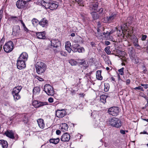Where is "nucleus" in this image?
Instances as JSON below:
<instances>
[{
	"label": "nucleus",
	"mask_w": 148,
	"mask_h": 148,
	"mask_svg": "<svg viewBox=\"0 0 148 148\" xmlns=\"http://www.w3.org/2000/svg\"><path fill=\"white\" fill-rule=\"evenodd\" d=\"M109 89V87H108V86L105 85V88L104 89L105 91L107 92L108 90Z\"/></svg>",
	"instance_id": "nucleus-49"
},
{
	"label": "nucleus",
	"mask_w": 148,
	"mask_h": 148,
	"mask_svg": "<svg viewBox=\"0 0 148 148\" xmlns=\"http://www.w3.org/2000/svg\"><path fill=\"white\" fill-rule=\"evenodd\" d=\"M110 79L112 81H114V82H116L115 80V79L113 77H111Z\"/></svg>",
	"instance_id": "nucleus-64"
},
{
	"label": "nucleus",
	"mask_w": 148,
	"mask_h": 148,
	"mask_svg": "<svg viewBox=\"0 0 148 148\" xmlns=\"http://www.w3.org/2000/svg\"><path fill=\"white\" fill-rule=\"evenodd\" d=\"M51 2H49V3H46L44 1H43V3L45 4V5H43L42 4V5L43 6H45V8L46 9L49 8L50 9V6L51 5L50 3Z\"/></svg>",
	"instance_id": "nucleus-30"
},
{
	"label": "nucleus",
	"mask_w": 148,
	"mask_h": 148,
	"mask_svg": "<svg viewBox=\"0 0 148 148\" xmlns=\"http://www.w3.org/2000/svg\"><path fill=\"white\" fill-rule=\"evenodd\" d=\"M116 16V15L115 14H112L109 17L107 16L106 18V21H105L104 23H107L109 22V21L113 20Z\"/></svg>",
	"instance_id": "nucleus-24"
},
{
	"label": "nucleus",
	"mask_w": 148,
	"mask_h": 148,
	"mask_svg": "<svg viewBox=\"0 0 148 148\" xmlns=\"http://www.w3.org/2000/svg\"><path fill=\"white\" fill-rule=\"evenodd\" d=\"M14 44L12 41H10L6 42L3 46L4 51L7 53L11 52L13 49Z\"/></svg>",
	"instance_id": "nucleus-6"
},
{
	"label": "nucleus",
	"mask_w": 148,
	"mask_h": 148,
	"mask_svg": "<svg viewBox=\"0 0 148 148\" xmlns=\"http://www.w3.org/2000/svg\"><path fill=\"white\" fill-rule=\"evenodd\" d=\"M64 125L65 127H64L63 128L64 130H66V129H67V128H68V125L64 123Z\"/></svg>",
	"instance_id": "nucleus-58"
},
{
	"label": "nucleus",
	"mask_w": 148,
	"mask_h": 148,
	"mask_svg": "<svg viewBox=\"0 0 148 148\" xmlns=\"http://www.w3.org/2000/svg\"><path fill=\"white\" fill-rule=\"evenodd\" d=\"M120 112L119 108L118 107L113 106L109 108L107 112L108 114L113 116H116Z\"/></svg>",
	"instance_id": "nucleus-5"
},
{
	"label": "nucleus",
	"mask_w": 148,
	"mask_h": 148,
	"mask_svg": "<svg viewBox=\"0 0 148 148\" xmlns=\"http://www.w3.org/2000/svg\"><path fill=\"white\" fill-rule=\"evenodd\" d=\"M147 38V36L146 35H143L141 38V39L143 41H145Z\"/></svg>",
	"instance_id": "nucleus-46"
},
{
	"label": "nucleus",
	"mask_w": 148,
	"mask_h": 148,
	"mask_svg": "<svg viewBox=\"0 0 148 148\" xmlns=\"http://www.w3.org/2000/svg\"><path fill=\"white\" fill-rule=\"evenodd\" d=\"M60 138H55V141L54 142V144H58L59 142Z\"/></svg>",
	"instance_id": "nucleus-43"
},
{
	"label": "nucleus",
	"mask_w": 148,
	"mask_h": 148,
	"mask_svg": "<svg viewBox=\"0 0 148 148\" xmlns=\"http://www.w3.org/2000/svg\"><path fill=\"white\" fill-rule=\"evenodd\" d=\"M32 22L33 25H35L39 22V21L37 19L34 18L32 20Z\"/></svg>",
	"instance_id": "nucleus-36"
},
{
	"label": "nucleus",
	"mask_w": 148,
	"mask_h": 148,
	"mask_svg": "<svg viewBox=\"0 0 148 148\" xmlns=\"http://www.w3.org/2000/svg\"><path fill=\"white\" fill-rule=\"evenodd\" d=\"M103 9L102 8H101L99 9V10H98V11L97 12H99V15L101 16L103 15L104 14V12H103Z\"/></svg>",
	"instance_id": "nucleus-34"
},
{
	"label": "nucleus",
	"mask_w": 148,
	"mask_h": 148,
	"mask_svg": "<svg viewBox=\"0 0 148 148\" xmlns=\"http://www.w3.org/2000/svg\"><path fill=\"white\" fill-rule=\"evenodd\" d=\"M60 54L63 56L66 57L67 56V54L66 52L62 51L60 52Z\"/></svg>",
	"instance_id": "nucleus-41"
},
{
	"label": "nucleus",
	"mask_w": 148,
	"mask_h": 148,
	"mask_svg": "<svg viewBox=\"0 0 148 148\" xmlns=\"http://www.w3.org/2000/svg\"><path fill=\"white\" fill-rule=\"evenodd\" d=\"M113 32L114 31L112 30L110 31V32H109L108 34V36H110V34H112L113 33Z\"/></svg>",
	"instance_id": "nucleus-63"
},
{
	"label": "nucleus",
	"mask_w": 148,
	"mask_h": 148,
	"mask_svg": "<svg viewBox=\"0 0 148 148\" xmlns=\"http://www.w3.org/2000/svg\"><path fill=\"white\" fill-rule=\"evenodd\" d=\"M16 5L19 9H25L26 7L25 1L24 0H18L16 2Z\"/></svg>",
	"instance_id": "nucleus-8"
},
{
	"label": "nucleus",
	"mask_w": 148,
	"mask_h": 148,
	"mask_svg": "<svg viewBox=\"0 0 148 148\" xmlns=\"http://www.w3.org/2000/svg\"><path fill=\"white\" fill-rule=\"evenodd\" d=\"M28 57V55L26 52H23L21 55L18 59L19 60H27Z\"/></svg>",
	"instance_id": "nucleus-21"
},
{
	"label": "nucleus",
	"mask_w": 148,
	"mask_h": 148,
	"mask_svg": "<svg viewBox=\"0 0 148 148\" xmlns=\"http://www.w3.org/2000/svg\"><path fill=\"white\" fill-rule=\"evenodd\" d=\"M71 46L70 43L69 42H66L65 47L66 49L69 53H71V50L73 52H78L79 53H83L85 51V49L82 47H81L78 44H74L72 45V48H70Z\"/></svg>",
	"instance_id": "nucleus-1"
},
{
	"label": "nucleus",
	"mask_w": 148,
	"mask_h": 148,
	"mask_svg": "<svg viewBox=\"0 0 148 148\" xmlns=\"http://www.w3.org/2000/svg\"><path fill=\"white\" fill-rule=\"evenodd\" d=\"M48 101L50 103H52L53 101V99L52 97H50L48 99Z\"/></svg>",
	"instance_id": "nucleus-52"
},
{
	"label": "nucleus",
	"mask_w": 148,
	"mask_h": 148,
	"mask_svg": "<svg viewBox=\"0 0 148 148\" xmlns=\"http://www.w3.org/2000/svg\"><path fill=\"white\" fill-rule=\"evenodd\" d=\"M21 33V30L19 25H15L13 27L12 34L16 36H19Z\"/></svg>",
	"instance_id": "nucleus-12"
},
{
	"label": "nucleus",
	"mask_w": 148,
	"mask_h": 148,
	"mask_svg": "<svg viewBox=\"0 0 148 148\" xmlns=\"http://www.w3.org/2000/svg\"><path fill=\"white\" fill-rule=\"evenodd\" d=\"M107 124L110 126L117 128H119L122 125V122L119 119L116 117H113L107 121Z\"/></svg>",
	"instance_id": "nucleus-2"
},
{
	"label": "nucleus",
	"mask_w": 148,
	"mask_h": 148,
	"mask_svg": "<svg viewBox=\"0 0 148 148\" xmlns=\"http://www.w3.org/2000/svg\"><path fill=\"white\" fill-rule=\"evenodd\" d=\"M133 18L131 17H129L127 18V22L129 24H130L132 22Z\"/></svg>",
	"instance_id": "nucleus-38"
},
{
	"label": "nucleus",
	"mask_w": 148,
	"mask_h": 148,
	"mask_svg": "<svg viewBox=\"0 0 148 148\" xmlns=\"http://www.w3.org/2000/svg\"><path fill=\"white\" fill-rule=\"evenodd\" d=\"M51 46L53 48L55 47L56 49H54L55 52H58L59 51V47L61 46V42L58 39H52L51 41Z\"/></svg>",
	"instance_id": "nucleus-4"
},
{
	"label": "nucleus",
	"mask_w": 148,
	"mask_h": 148,
	"mask_svg": "<svg viewBox=\"0 0 148 148\" xmlns=\"http://www.w3.org/2000/svg\"><path fill=\"white\" fill-rule=\"evenodd\" d=\"M49 142L50 143L54 144V141H55V138H51L49 140Z\"/></svg>",
	"instance_id": "nucleus-55"
},
{
	"label": "nucleus",
	"mask_w": 148,
	"mask_h": 148,
	"mask_svg": "<svg viewBox=\"0 0 148 148\" xmlns=\"http://www.w3.org/2000/svg\"><path fill=\"white\" fill-rule=\"evenodd\" d=\"M56 134L57 135H60L61 134V131H60V130H57L56 131Z\"/></svg>",
	"instance_id": "nucleus-56"
},
{
	"label": "nucleus",
	"mask_w": 148,
	"mask_h": 148,
	"mask_svg": "<svg viewBox=\"0 0 148 148\" xmlns=\"http://www.w3.org/2000/svg\"><path fill=\"white\" fill-rule=\"evenodd\" d=\"M134 89L135 90H140L141 91H144V90L143 89V88L141 87V86H139L138 87H136L134 88Z\"/></svg>",
	"instance_id": "nucleus-42"
},
{
	"label": "nucleus",
	"mask_w": 148,
	"mask_h": 148,
	"mask_svg": "<svg viewBox=\"0 0 148 148\" xmlns=\"http://www.w3.org/2000/svg\"><path fill=\"white\" fill-rule=\"evenodd\" d=\"M37 121L39 127L41 129L44 128L45 127L44 120L42 119H40L38 120Z\"/></svg>",
	"instance_id": "nucleus-20"
},
{
	"label": "nucleus",
	"mask_w": 148,
	"mask_h": 148,
	"mask_svg": "<svg viewBox=\"0 0 148 148\" xmlns=\"http://www.w3.org/2000/svg\"><path fill=\"white\" fill-rule=\"evenodd\" d=\"M14 100H17L20 98V96L18 94H13Z\"/></svg>",
	"instance_id": "nucleus-37"
},
{
	"label": "nucleus",
	"mask_w": 148,
	"mask_h": 148,
	"mask_svg": "<svg viewBox=\"0 0 148 148\" xmlns=\"http://www.w3.org/2000/svg\"><path fill=\"white\" fill-rule=\"evenodd\" d=\"M79 95L80 97H84L85 95V94H84V93H82V94H79Z\"/></svg>",
	"instance_id": "nucleus-62"
},
{
	"label": "nucleus",
	"mask_w": 148,
	"mask_h": 148,
	"mask_svg": "<svg viewBox=\"0 0 148 148\" xmlns=\"http://www.w3.org/2000/svg\"><path fill=\"white\" fill-rule=\"evenodd\" d=\"M35 78L37 79L38 80L40 81H44V79L40 77H39L38 76H36L35 77Z\"/></svg>",
	"instance_id": "nucleus-45"
},
{
	"label": "nucleus",
	"mask_w": 148,
	"mask_h": 148,
	"mask_svg": "<svg viewBox=\"0 0 148 148\" xmlns=\"http://www.w3.org/2000/svg\"><path fill=\"white\" fill-rule=\"evenodd\" d=\"M29 119L28 117H27L25 114L24 116L23 121L25 124H27L28 122Z\"/></svg>",
	"instance_id": "nucleus-31"
},
{
	"label": "nucleus",
	"mask_w": 148,
	"mask_h": 148,
	"mask_svg": "<svg viewBox=\"0 0 148 148\" xmlns=\"http://www.w3.org/2000/svg\"><path fill=\"white\" fill-rule=\"evenodd\" d=\"M32 104L36 108H38L48 104V103L47 102H41L37 100L33 101Z\"/></svg>",
	"instance_id": "nucleus-11"
},
{
	"label": "nucleus",
	"mask_w": 148,
	"mask_h": 148,
	"mask_svg": "<svg viewBox=\"0 0 148 148\" xmlns=\"http://www.w3.org/2000/svg\"><path fill=\"white\" fill-rule=\"evenodd\" d=\"M90 13L93 18V19L94 20H97V19L99 18V17L101 16L99 15V14L96 13V12H92Z\"/></svg>",
	"instance_id": "nucleus-23"
},
{
	"label": "nucleus",
	"mask_w": 148,
	"mask_h": 148,
	"mask_svg": "<svg viewBox=\"0 0 148 148\" xmlns=\"http://www.w3.org/2000/svg\"><path fill=\"white\" fill-rule=\"evenodd\" d=\"M78 4H82L83 3V0H75Z\"/></svg>",
	"instance_id": "nucleus-44"
},
{
	"label": "nucleus",
	"mask_w": 148,
	"mask_h": 148,
	"mask_svg": "<svg viewBox=\"0 0 148 148\" xmlns=\"http://www.w3.org/2000/svg\"><path fill=\"white\" fill-rule=\"evenodd\" d=\"M77 63H79L80 64L84 65L86 64V62L84 60H77Z\"/></svg>",
	"instance_id": "nucleus-39"
},
{
	"label": "nucleus",
	"mask_w": 148,
	"mask_h": 148,
	"mask_svg": "<svg viewBox=\"0 0 148 148\" xmlns=\"http://www.w3.org/2000/svg\"><path fill=\"white\" fill-rule=\"evenodd\" d=\"M44 90L48 95L52 96L54 93L53 87L49 84H46L45 85Z\"/></svg>",
	"instance_id": "nucleus-7"
},
{
	"label": "nucleus",
	"mask_w": 148,
	"mask_h": 148,
	"mask_svg": "<svg viewBox=\"0 0 148 148\" xmlns=\"http://www.w3.org/2000/svg\"><path fill=\"white\" fill-rule=\"evenodd\" d=\"M101 71L98 70L96 72V76L97 78L99 80H101L102 79V77L101 75Z\"/></svg>",
	"instance_id": "nucleus-27"
},
{
	"label": "nucleus",
	"mask_w": 148,
	"mask_h": 148,
	"mask_svg": "<svg viewBox=\"0 0 148 148\" xmlns=\"http://www.w3.org/2000/svg\"><path fill=\"white\" fill-rule=\"evenodd\" d=\"M0 145H1L3 148H7L8 146L7 142L4 140H0Z\"/></svg>",
	"instance_id": "nucleus-22"
},
{
	"label": "nucleus",
	"mask_w": 148,
	"mask_h": 148,
	"mask_svg": "<svg viewBox=\"0 0 148 148\" xmlns=\"http://www.w3.org/2000/svg\"><path fill=\"white\" fill-rule=\"evenodd\" d=\"M20 21L21 22V23L23 25V26L24 28V30L26 32H27L29 31V30L27 28L26 26H25L24 23L23 22L22 20H20Z\"/></svg>",
	"instance_id": "nucleus-33"
},
{
	"label": "nucleus",
	"mask_w": 148,
	"mask_h": 148,
	"mask_svg": "<svg viewBox=\"0 0 148 148\" xmlns=\"http://www.w3.org/2000/svg\"><path fill=\"white\" fill-rule=\"evenodd\" d=\"M120 132L122 134H125V131L123 130H121L120 131Z\"/></svg>",
	"instance_id": "nucleus-53"
},
{
	"label": "nucleus",
	"mask_w": 148,
	"mask_h": 148,
	"mask_svg": "<svg viewBox=\"0 0 148 148\" xmlns=\"http://www.w3.org/2000/svg\"><path fill=\"white\" fill-rule=\"evenodd\" d=\"M108 96L106 95H102L100 96V100L101 102L105 103L106 102V99Z\"/></svg>",
	"instance_id": "nucleus-26"
},
{
	"label": "nucleus",
	"mask_w": 148,
	"mask_h": 148,
	"mask_svg": "<svg viewBox=\"0 0 148 148\" xmlns=\"http://www.w3.org/2000/svg\"><path fill=\"white\" fill-rule=\"evenodd\" d=\"M25 61V60L18 59L16 64L17 68L18 69L21 70L25 67L26 65Z\"/></svg>",
	"instance_id": "nucleus-10"
},
{
	"label": "nucleus",
	"mask_w": 148,
	"mask_h": 148,
	"mask_svg": "<svg viewBox=\"0 0 148 148\" xmlns=\"http://www.w3.org/2000/svg\"><path fill=\"white\" fill-rule=\"evenodd\" d=\"M141 86H143L144 88L145 89H147L148 88V84H141Z\"/></svg>",
	"instance_id": "nucleus-47"
},
{
	"label": "nucleus",
	"mask_w": 148,
	"mask_h": 148,
	"mask_svg": "<svg viewBox=\"0 0 148 148\" xmlns=\"http://www.w3.org/2000/svg\"><path fill=\"white\" fill-rule=\"evenodd\" d=\"M139 95L140 96L143 97L144 98L146 96V95L145 94L143 93L142 92H140V93Z\"/></svg>",
	"instance_id": "nucleus-50"
},
{
	"label": "nucleus",
	"mask_w": 148,
	"mask_h": 148,
	"mask_svg": "<svg viewBox=\"0 0 148 148\" xmlns=\"http://www.w3.org/2000/svg\"><path fill=\"white\" fill-rule=\"evenodd\" d=\"M81 16L82 17V20L83 21V22H85L86 21V19L87 18L86 17L84 16L83 15H82Z\"/></svg>",
	"instance_id": "nucleus-51"
},
{
	"label": "nucleus",
	"mask_w": 148,
	"mask_h": 148,
	"mask_svg": "<svg viewBox=\"0 0 148 148\" xmlns=\"http://www.w3.org/2000/svg\"><path fill=\"white\" fill-rule=\"evenodd\" d=\"M16 88H17L19 92H20L21 89L22 88V87L21 86H17L16 87H15Z\"/></svg>",
	"instance_id": "nucleus-54"
},
{
	"label": "nucleus",
	"mask_w": 148,
	"mask_h": 148,
	"mask_svg": "<svg viewBox=\"0 0 148 148\" xmlns=\"http://www.w3.org/2000/svg\"><path fill=\"white\" fill-rule=\"evenodd\" d=\"M69 62L72 66H75L77 64V61H75L74 59L69 60Z\"/></svg>",
	"instance_id": "nucleus-29"
},
{
	"label": "nucleus",
	"mask_w": 148,
	"mask_h": 148,
	"mask_svg": "<svg viewBox=\"0 0 148 148\" xmlns=\"http://www.w3.org/2000/svg\"><path fill=\"white\" fill-rule=\"evenodd\" d=\"M18 19V17L16 16H11L9 17L8 19L10 21H12L13 22H15L17 21Z\"/></svg>",
	"instance_id": "nucleus-28"
},
{
	"label": "nucleus",
	"mask_w": 148,
	"mask_h": 148,
	"mask_svg": "<svg viewBox=\"0 0 148 148\" xmlns=\"http://www.w3.org/2000/svg\"><path fill=\"white\" fill-rule=\"evenodd\" d=\"M40 90V87L37 86L34 88L33 90V95H35L37 93H39Z\"/></svg>",
	"instance_id": "nucleus-25"
},
{
	"label": "nucleus",
	"mask_w": 148,
	"mask_h": 148,
	"mask_svg": "<svg viewBox=\"0 0 148 148\" xmlns=\"http://www.w3.org/2000/svg\"><path fill=\"white\" fill-rule=\"evenodd\" d=\"M39 24L42 27L46 28L48 25V21L45 18H43L39 22Z\"/></svg>",
	"instance_id": "nucleus-14"
},
{
	"label": "nucleus",
	"mask_w": 148,
	"mask_h": 148,
	"mask_svg": "<svg viewBox=\"0 0 148 148\" xmlns=\"http://www.w3.org/2000/svg\"><path fill=\"white\" fill-rule=\"evenodd\" d=\"M132 41L134 45L136 47H138V49H140L141 47L138 44V40L136 37L135 36H132Z\"/></svg>",
	"instance_id": "nucleus-17"
},
{
	"label": "nucleus",
	"mask_w": 148,
	"mask_h": 148,
	"mask_svg": "<svg viewBox=\"0 0 148 148\" xmlns=\"http://www.w3.org/2000/svg\"><path fill=\"white\" fill-rule=\"evenodd\" d=\"M140 134H147L148 135V133L145 131H144L143 132H141L140 133Z\"/></svg>",
	"instance_id": "nucleus-60"
},
{
	"label": "nucleus",
	"mask_w": 148,
	"mask_h": 148,
	"mask_svg": "<svg viewBox=\"0 0 148 148\" xmlns=\"http://www.w3.org/2000/svg\"><path fill=\"white\" fill-rule=\"evenodd\" d=\"M105 44L106 45H108L110 44V42L109 41H105Z\"/></svg>",
	"instance_id": "nucleus-59"
},
{
	"label": "nucleus",
	"mask_w": 148,
	"mask_h": 148,
	"mask_svg": "<svg viewBox=\"0 0 148 148\" xmlns=\"http://www.w3.org/2000/svg\"><path fill=\"white\" fill-rule=\"evenodd\" d=\"M4 134L7 136L11 139H14L15 138L14 133L12 130L7 131L5 132Z\"/></svg>",
	"instance_id": "nucleus-16"
},
{
	"label": "nucleus",
	"mask_w": 148,
	"mask_h": 148,
	"mask_svg": "<svg viewBox=\"0 0 148 148\" xmlns=\"http://www.w3.org/2000/svg\"><path fill=\"white\" fill-rule=\"evenodd\" d=\"M66 114V111L64 109L58 110L56 112V116L59 118H61Z\"/></svg>",
	"instance_id": "nucleus-9"
},
{
	"label": "nucleus",
	"mask_w": 148,
	"mask_h": 148,
	"mask_svg": "<svg viewBox=\"0 0 148 148\" xmlns=\"http://www.w3.org/2000/svg\"><path fill=\"white\" fill-rule=\"evenodd\" d=\"M134 63L135 64H137L139 62L138 59H137L136 58L134 59Z\"/></svg>",
	"instance_id": "nucleus-61"
},
{
	"label": "nucleus",
	"mask_w": 148,
	"mask_h": 148,
	"mask_svg": "<svg viewBox=\"0 0 148 148\" xmlns=\"http://www.w3.org/2000/svg\"><path fill=\"white\" fill-rule=\"evenodd\" d=\"M126 84L128 85L130 83V80L129 79H127L126 81Z\"/></svg>",
	"instance_id": "nucleus-57"
},
{
	"label": "nucleus",
	"mask_w": 148,
	"mask_h": 148,
	"mask_svg": "<svg viewBox=\"0 0 148 148\" xmlns=\"http://www.w3.org/2000/svg\"><path fill=\"white\" fill-rule=\"evenodd\" d=\"M3 15V10H0V18H2Z\"/></svg>",
	"instance_id": "nucleus-48"
},
{
	"label": "nucleus",
	"mask_w": 148,
	"mask_h": 148,
	"mask_svg": "<svg viewBox=\"0 0 148 148\" xmlns=\"http://www.w3.org/2000/svg\"><path fill=\"white\" fill-rule=\"evenodd\" d=\"M98 3H96L91 5L89 7V9L91 10L92 12H97L98 11L97 9L98 6Z\"/></svg>",
	"instance_id": "nucleus-15"
},
{
	"label": "nucleus",
	"mask_w": 148,
	"mask_h": 148,
	"mask_svg": "<svg viewBox=\"0 0 148 148\" xmlns=\"http://www.w3.org/2000/svg\"><path fill=\"white\" fill-rule=\"evenodd\" d=\"M20 92L18 90H17L16 88L15 87L13 89V90L12 91V94H18Z\"/></svg>",
	"instance_id": "nucleus-35"
},
{
	"label": "nucleus",
	"mask_w": 148,
	"mask_h": 148,
	"mask_svg": "<svg viewBox=\"0 0 148 148\" xmlns=\"http://www.w3.org/2000/svg\"><path fill=\"white\" fill-rule=\"evenodd\" d=\"M70 139V136L67 132L64 133L61 136L60 139L63 142H68Z\"/></svg>",
	"instance_id": "nucleus-13"
},
{
	"label": "nucleus",
	"mask_w": 148,
	"mask_h": 148,
	"mask_svg": "<svg viewBox=\"0 0 148 148\" xmlns=\"http://www.w3.org/2000/svg\"><path fill=\"white\" fill-rule=\"evenodd\" d=\"M36 36L37 38L39 39H45V32H36Z\"/></svg>",
	"instance_id": "nucleus-18"
},
{
	"label": "nucleus",
	"mask_w": 148,
	"mask_h": 148,
	"mask_svg": "<svg viewBox=\"0 0 148 148\" xmlns=\"http://www.w3.org/2000/svg\"><path fill=\"white\" fill-rule=\"evenodd\" d=\"M110 46H108L106 47L104 49L106 53L107 54L109 55L111 53L110 50Z\"/></svg>",
	"instance_id": "nucleus-32"
},
{
	"label": "nucleus",
	"mask_w": 148,
	"mask_h": 148,
	"mask_svg": "<svg viewBox=\"0 0 148 148\" xmlns=\"http://www.w3.org/2000/svg\"><path fill=\"white\" fill-rule=\"evenodd\" d=\"M124 68L123 67H122L121 69L118 70V71L119 72V74L121 75H123L124 74Z\"/></svg>",
	"instance_id": "nucleus-40"
},
{
	"label": "nucleus",
	"mask_w": 148,
	"mask_h": 148,
	"mask_svg": "<svg viewBox=\"0 0 148 148\" xmlns=\"http://www.w3.org/2000/svg\"><path fill=\"white\" fill-rule=\"evenodd\" d=\"M51 5H50V9L53 10L56 9L58 6V3L57 2H51L50 3Z\"/></svg>",
	"instance_id": "nucleus-19"
},
{
	"label": "nucleus",
	"mask_w": 148,
	"mask_h": 148,
	"mask_svg": "<svg viewBox=\"0 0 148 148\" xmlns=\"http://www.w3.org/2000/svg\"><path fill=\"white\" fill-rule=\"evenodd\" d=\"M35 68L36 72L38 74H41L45 71L47 66L44 62H38L36 64Z\"/></svg>",
	"instance_id": "nucleus-3"
}]
</instances>
